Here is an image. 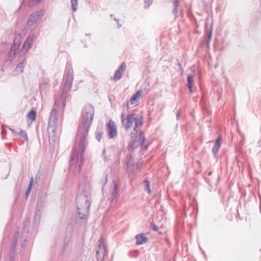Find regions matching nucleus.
<instances>
[{"instance_id": "obj_1", "label": "nucleus", "mask_w": 261, "mask_h": 261, "mask_svg": "<svg viewBox=\"0 0 261 261\" xmlns=\"http://www.w3.org/2000/svg\"><path fill=\"white\" fill-rule=\"evenodd\" d=\"M94 116V108L93 106L88 105L83 109L81 115V121L76 135L77 138L80 139V151L75 148H73L69 161L70 165H72L74 164V160H75L76 164H79L80 170L81 169L82 164L84 160V153L88 144L86 138L91 125Z\"/></svg>"}, {"instance_id": "obj_2", "label": "nucleus", "mask_w": 261, "mask_h": 261, "mask_svg": "<svg viewBox=\"0 0 261 261\" xmlns=\"http://www.w3.org/2000/svg\"><path fill=\"white\" fill-rule=\"evenodd\" d=\"M91 189L89 185H79L76 199L77 207L76 221L83 220L88 215L91 202Z\"/></svg>"}, {"instance_id": "obj_3", "label": "nucleus", "mask_w": 261, "mask_h": 261, "mask_svg": "<svg viewBox=\"0 0 261 261\" xmlns=\"http://www.w3.org/2000/svg\"><path fill=\"white\" fill-rule=\"evenodd\" d=\"M73 78V69L70 65H67L61 84L62 93L61 98L62 99V106L63 108H65L66 106V100L69 95L68 92L70 90Z\"/></svg>"}, {"instance_id": "obj_4", "label": "nucleus", "mask_w": 261, "mask_h": 261, "mask_svg": "<svg viewBox=\"0 0 261 261\" xmlns=\"http://www.w3.org/2000/svg\"><path fill=\"white\" fill-rule=\"evenodd\" d=\"M121 123L122 126L125 128L126 130H128L130 128L133 123H135L134 130L137 133L140 127L143 124V118L142 117L135 113H132L128 115L126 119L124 117V113H122L121 115Z\"/></svg>"}, {"instance_id": "obj_5", "label": "nucleus", "mask_w": 261, "mask_h": 261, "mask_svg": "<svg viewBox=\"0 0 261 261\" xmlns=\"http://www.w3.org/2000/svg\"><path fill=\"white\" fill-rule=\"evenodd\" d=\"M96 253L97 261H103L108 253L106 241L103 237H101L99 240L98 249L96 250Z\"/></svg>"}, {"instance_id": "obj_6", "label": "nucleus", "mask_w": 261, "mask_h": 261, "mask_svg": "<svg viewBox=\"0 0 261 261\" xmlns=\"http://www.w3.org/2000/svg\"><path fill=\"white\" fill-rule=\"evenodd\" d=\"M57 111L55 108H53L49 115L47 131L48 133L51 132L54 133L56 130V123L57 120Z\"/></svg>"}, {"instance_id": "obj_7", "label": "nucleus", "mask_w": 261, "mask_h": 261, "mask_svg": "<svg viewBox=\"0 0 261 261\" xmlns=\"http://www.w3.org/2000/svg\"><path fill=\"white\" fill-rule=\"evenodd\" d=\"M44 14V10L43 9L32 13L27 20V24L31 26L36 22L38 19L41 18Z\"/></svg>"}, {"instance_id": "obj_8", "label": "nucleus", "mask_w": 261, "mask_h": 261, "mask_svg": "<svg viewBox=\"0 0 261 261\" xmlns=\"http://www.w3.org/2000/svg\"><path fill=\"white\" fill-rule=\"evenodd\" d=\"M29 222L27 220L23 223V228L20 237V243L21 247L25 246L27 238L29 234Z\"/></svg>"}, {"instance_id": "obj_9", "label": "nucleus", "mask_w": 261, "mask_h": 261, "mask_svg": "<svg viewBox=\"0 0 261 261\" xmlns=\"http://www.w3.org/2000/svg\"><path fill=\"white\" fill-rule=\"evenodd\" d=\"M108 133L109 138H113L117 134V128L115 123L112 120H109L107 123Z\"/></svg>"}, {"instance_id": "obj_10", "label": "nucleus", "mask_w": 261, "mask_h": 261, "mask_svg": "<svg viewBox=\"0 0 261 261\" xmlns=\"http://www.w3.org/2000/svg\"><path fill=\"white\" fill-rule=\"evenodd\" d=\"M126 68V64L124 62H122L118 67V69L115 71L113 79L115 81H119L121 79L123 75V71Z\"/></svg>"}, {"instance_id": "obj_11", "label": "nucleus", "mask_w": 261, "mask_h": 261, "mask_svg": "<svg viewBox=\"0 0 261 261\" xmlns=\"http://www.w3.org/2000/svg\"><path fill=\"white\" fill-rule=\"evenodd\" d=\"M34 38L35 35L33 34L28 36L27 38L23 44L22 48L25 49L26 50L30 49L32 47Z\"/></svg>"}, {"instance_id": "obj_12", "label": "nucleus", "mask_w": 261, "mask_h": 261, "mask_svg": "<svg viewBox=\"0 0 261 261\" xmlns=\"http://www.w3.org/2000/svg\"><path fill=\"white\" fill-rule=\"evenodd\" d=\"M135 238L136 239V244L138 245L145 244L148 241V238L145 237L143 233L137 234Z\"/></svg>"}, {"instance_id": "obj_13", "label": "nucleus", "mask_w": 261, "mask_h": 261, "mask_svg": "<svg viewBox=\"0 0 261 261\" xmlns=\"http://www.w3.org/2000/svg\"><path fill=\"white\" fill-rule=\"evenodd\" d=\"M42 210L41 205L40 206H39V204H37V207L35 211V214L34 218V223L35 225H38L40 221V219L41 217V211Z\"/></svg>"}, {"instance_id": "obj_14", "label": "nucleus", "mask_w": 261, "mask_h": 261, "mask_svg": "<svg viewBox=\"0 0 261 261\" xmlns=\"http://www.w3.org/2000/svg\"><path fill=\"white\" fill-rule=\"evenodd\" d=\"M221 137L219 136L216 140V142L214 144V147L212 149V152L214 155H216L221 146Z\"/></svg>"}, {"instance_id": "obj_15", "label": "nucleus", "mask_w": 261, "mask_h": 261, "mask_svg": "<svg viewBox=\"0 0 261 261\" xmlns=\"http://www.w3.org/2000/svg\"><path fill=\"white\" fill-rule=\"evenodd\" d=\"M139 144L141 146V148L143 149V151H145L147 149V145L144 144V142L145 141V137L143 135V133L141 132L139 134Z\"/></svg>"}, {"instance_id": "obj_16", "label": "nucleus", "mask_w": 261, "mask_h": 261, "mask_svg": "<svg viewBox=\"0 0 261 261\" xmlns=\"http://www.w3.org/2000/svg\"><path fill=\"white\" fill-rule=\"evenodd\" d=\"M27 64V60L25 58H23L18 64L15 70L18 73H21L23 72L24 66Z\"/></svg>"}, {"instance_id": "obj_17", "label": "nucleus", "mask_w": 261, "mask_h": 261, "mask_svg": "<svg viewBox=\"0 0 261 261\" xmlns=\"http://www.w3.org/2000/svg\"><path fill=\"white\" fill-rule=\"evenodd\" d=\"M187 83H188V87L191 93L193 92V80H194V75L192 74H189L187 76Z\"/></svg>"}, {"instance_id": "obj_18", "label": "nucleus", "mask_w": 261, "mask_h": 261, "mask_svg": "<svg viewBox=\"0 0 261 261\" xmlns=\"http://www.w3.org/2000/svg\"><path fill=\"white\" fill-rule=\"evenodd\" d=\"M18 237H19V231H17L14 237H13V242H12V245H11V249H10V251H14V252H16V246L17 245V241H18Z\"/></svg>"}, {"instance_id": "obj_19", "label": "nucleus", "mask_w": 261, "mask_h": 261, "mask_svg": "<svg viewBox=\"0 0 261 261\" xmlns=\"http://www.w3.org/2000/svg\"><path fill=\"white\" fill-rule=\"evenodd\" d=\"M172 3L173 5V8L172 13L176 18L177 17V14L178 12V8L179 7V2L178 0H173L172 1Z\"/></svg>"}, {"instance_id": "obj_20", "label": "nucleus", "mask_w": 261, "mask_h": 261, "mask_svg": "<svg viewBox=\"0 0 261 261\" xmlns=\"http://www.w3.org/2000/svg\"><path fill=\"white\" fill-rule=\"evenodd\" d=\"M141 91H138L136 93L133 94L129 99V102L132 105L134 104L135 102L137 101V99L138 98V97L141 96Z\"/></svg>"}, {"instance_id": "obj_21", "label": "nucleus", "mask_w": 261, "mask_h": 261, "mask_svg": "<svg viewBox=\"0 0 261 261\" xmlns=\"http://www.w3.org/2000/svg\"><path fill=\"white\" fill-rule=\"evenodd\" d=\"M112 186L113 187L111 191V194L116 197L118 194V186L115 180L113 181Z\"/></svg>"}, {"instance_id": "obj_22", "label": "nucleus", "mask_w": 261, "mask_h": 261, "mask_svg": "<svg viewBox=\"0 0 261 261\" xmlns=\"http://www.w3.org/2000/svg\"><path fill=\"white\" fill-rule=\"evenodd\" d=\"M212 29H211L208 34L206 37V40L205 42V44L206 46V47L209 49L210 48V43L212 39Z\"/></svg>"}, {"instance_id": "obj_23", "label": "nucleus", "mask_w": 261, "mask_h": 261, "mask_svg": "<svg viewBox=\"0 0 261 261\" xmlns=\"http://www.w3.org/2000/svg\"><path fill=\"white\" fill-rule=\"evenodd\" d=\"M28 118L31 120L32 121H34L35 120L36 117V112L35 110L32 109L27 115Z\"/></svg>"}, {"instance_id": "obj_24", "label": "nucleus", "mask_w": 261, "mask_h": 261, "mask_svg": "<svg viewBox=\"0 0 261 261\" xmlns=\"http://www.w3.org/2000/svg\"><path fill=\"white\" fill-rule=\"evenodd\" d=\"M33 182V177H31L30 179V180L29 185L28 186V187L27 190L25 192V196L26 197H28L31 192V189L32 188Z\"/></svg>"}, {"instance_id": "obj_25", "label": "nucleus", "mask_w": 261, "mask_h": 261, "mask_svg": "<svg viewBox=\"0 0 261 261\" xmlns=\"http://www.w3.org/2000/svg\"><path fill=\"white\" fill-rule=\"evenodd\" d=\"M77 2L78 0H70L71 5L72 7V10L73 12H75L77 10Z\"/></svg>"}, {"instance_id": "obj_26", "label": "nucleus", "mask_w": 261, "mask_h": 261, "mask_svg": "<svg viewBox=\"0 0 261 261\" xmlns=\"http://www.w3.org/2000/svg\"><path fill=\"white\" fill-rule=\"evenodd\" d=\"M18 135L20 137L24 138L26 140H28V136H27V133L23 129H20V132L18 133Z\"/></svg>"}, {"instance_id": "obj_27", "label": "nucleus", "mask_w": 261, "mask_h": 261, "mask_svg": "<svg viewBox=\"0 0 261 261\" xmlns=\"http://www.w3.org/2000/svg\"><path fill=\"white\" fill-rule=\"evenodd\" d=\"M108 175L107 174L105 175L104 178L101 180V183L102 185V189H103L105 185L108 182Z\"/></svg>"}, {"instance_id": "obj_28", "label": "nucleus", "mask_w": 261, "mask_h": 261, "mask_svg": "<svg viewBox=\"0 0 261 261\" xmlns=\"http://www.w3.org/2000/svg\"><path fill=\"white\" fill-rule=\"evenodd\" d=\"M70 241V237L66 236L64 238V248H66V246L68 245Z\"/></svg>"}, {"instance_id": "obj_29", "label": "nucleus", "mask_w": 261, "mask_h": 261, "mask_svg": "<svg viewBox=\"0 0 261 261\" xmlns=\"http://www.w3.org/2000/svg\"><path fill=\"white\" fill-rule=\"evenodd\" d=\"M144 182L145 184V187L146 188V190L148 193H150L151 192V190L150 189V182L148 180H145Z\"/></svg>"}, {"instance_id": "obj_30", "label": "nucleus", "mask_w": 261, "mask_h": 261, "mask_svg": "<svg viewBox=\"0 0 261 261\" xmlns=\"http://www.w3.org/2000/svg\"><path fill=\"white\" fill-rule=\"evenodd\" d=\"M42 0H30L29 2V6H31L35 4L40 3Z\"/></svg>"}, {"instance_id": "obj_31", "label": "nucleus", "mask_w": 261, "mask_h": 261, "mask_svg": "<svg viewBox=\"0 0 261 261\" xmlns=\"http://www.w3.org/2000/svg\"><path fill=\"white\" fill-rule=\"evenodd\" d=\"M152 0H144V8H148L152 4Z\"/></svg>"}, {"instance_id": "obj_32", "label": "nucleus", "mask_w": 261, "mask_h": 261, "mask_svg": "<svg viewBox=\"0 0 261 261\" xmlns=\"http://www.w3.org/2000/svg\"><path fill=\"white\" fill-rule=\"evenodd\" d=\"M132 155L130 154H127L126 156V159L127 161L125 162L126 165L127 166H129V165L131 164V160H132Z\"/></svg>"}, {"instance_id": "obj_33", "label": "nucleus", "mask_w": 261, "mask_h": 261, "mask_svg": "<svg viewBox=\"0 0 261 261\" xmlns=\"http://www.w3.org/2000/svg\"><path fill=\"white\" fill-rule=\"evenodd\" d=\"M150 228L154 231H158L159 230L158 227L154 222L150 223Z\"/></svg>"}, {"instance_id": "obj_34", "label": "nucleus", "mask_w": 261, "mask_h": 261, "mask_svg": "<svg viewBox=\"0 0 261 261\" xmlns=\"http://www.w3.org/2000/svg\"><path fill=\"white\" fill-rule=\"evenodd\" d=\"M101 137H102V133L100 132H96V139L98 142L100 141Z\"/></svg>"}, {"instance_id": "obj_35", "label": "nucleus", "mask_w": 261, "mask_h": 261, "mask_svg": "<svg viewBox=\"0 0 261 261\" xmlns=\"http://www.w3.org/2000/svg\"><path fill=\"white\" fill-rule=\"evenodd\" d=\"M16 252L10 251V261H14Z\"/></svg>"}, {"instance_id": "obj_36", "label": "nucleus", "mask_w": 261, "mask_h": 261, "mask_svg": "<svg viewBox=\"0 0 261 261\" xmlns=\"http://www.w3.org/2000/svg\"><path fill=\"white\" fill-rule=\"evenodd\" d=\"M10 130H11V132L13 134H14L15 135H18V133L16 132L14 129H12V128H9Z\"/></svg>"}, {"instance_id": "obj_37", "label": "nucleus", "mask_w": 261, "mask_h": 261, "mask_svg": "<svg viewBox=\"0 0 261 261\" xmlns=\"http://www.w3.org/2000/svg\"><path fill=\"white\" fill-rule=\"evenodd\" d=\"M116 198L114 196H113L112 194L111 195V196L109 197V200L111 202L113 201L114 199Z\"/></svg>"}, {"instance_id": "obj_38", "label": "nucleus", "mask_w": 261, "mask_h": 261, "mask_svg": "<svg viewBox=\"0 0 261 261\" xmlns=\"http://www.w3.org/2000/svg\"><path fill=\"white\" fill-rule=\"evenodd\" d=\"M178 68L179 70H181L182 69V66H181V64L180 63H178Z\"/></svg>"}, {"instance_id": "obj_39", "label": "nucleus", "mask_w": 261, "mask_h": 261, "mask_svg": "<svg viewBox=\"0 0 261 261\" xmlns=\"http://www.w3.org/2000/svg\"><path fill=\"white\" fill-rule=\"evenodd\" d=\"M180 116V112L178 111L177 113H176V117H177V119H179Z\"/></svg>"}, {"instance_id": "obj_40", "label": "nucleus", "mask_w": 261, "mask_h": 261, "mask_svg": "<svg viewBox=\"0 0 261 261\" xmlns=\"http://www.w3.org/2000/svg\"><path fill=\"white\" fill-rule=\"evenodd\" d=\"M118 28H120V27H121L122 26V24H119V22H118Z\"/></svg>"}, {"instance_id": "obj_41", "label": "nucleus", "mask_w": 261, "mask_h": 261, "mask_svg": "<svg viewBox=\"0 0 261 261\" xmlns=\"http://www.w3.org/2000/svg\"><path fill=\"white\" fill-rule=\"evenodd\" d=\"M114 20H115L116 21L118 22H119V19L115 18V19H114Z\"/></svg>"}, {"instance_id": "obj_42", "label": "nucleus", "mask_w": 261, "mask_h": 261, "mask_svg": "<svg viewBox=\"0 0 261 261\" xmlns=\"http://www.w3.org/2000/svg\"><path fill=\"white\" fill-rule=\"evenodd\" d=\"M105 149H104L103 151V153H105Z\"/></svg>"}]
</instances>
